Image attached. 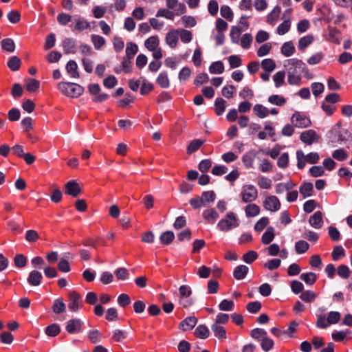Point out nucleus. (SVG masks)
<instances>
[{
  "mask_svg": "<svg viewBox=\"0 0 352 352\" xmlns=\"http://www.w3.org/2000/svg\"><path fill=\"white\" fill-rule=\"evenodd\" d=\"M305 63L297 58L287 59L284 61L283 67L287 73V81L291 85L301 84L302 74L305 71Z\"/></svg>",
  "mask_w": 352,
  "mask_h": 352,
  "instance_id": "nucleus-1",
  "label": "nucleus"
},
{
  "mask_svg": "<svg viewBox=\"0 0 352 352\" xmlns=\"http://www.w3.org/2000/svg\"><path fill=\"white\" fill-rule=\"evenodd\" d=\"M329 138L332 143H343L352 142V134L345 129H342L340 124H337L329 132Z\"/></svg>",
  "mask_w": 352,
  "mask_h": 352,
  "instance_id": "nucleus-2",
  "label": "nucleus"
},
{
  "mask_svg": "<svg viewBox=\"0 0 352 352\" xmlns=\"http://www.w3.org/2000/svg\"><path fill=\"white\" fill-rule=\"evenodd\" d=\"M58 89L63 94L69 98H78L81 96L85 89L81 85L74 82H60Z\"/></svg>",
  "mask_w": 352,
  "mask_h": 352,
  "instance_id": "nucleus-3",
  "label": "nucleus"
},
{
  "mask_svg": "<svg viewBox=\"0 0 352 352\" xmlns=\"http://www.w3.org/2000/svg\"><path fill=\"white\" fill-rule=\"evenodd\" d=\"M239 226V220L236 214L232 212H228L217 223V228L221 232H229Z\"/></svg>",
  "mask_w": 352,
  "mask_h": 352,
  "instance_id": "nucleus-4",
  "label": "nucleus"
},
{
  "mask_svg": "<svg viewBox=\"0 0 352 352\" xmlns=\"http://www.w3.org/2000/svg\"><path fill=\"white\" fill-rule=\"evenodd\" d=\"M241 196L243 202L251 203L256 199L258 190L252 184L245 185L242 188Z\"/></svg>",
  "mask_w": 352,
  "mask_h": 352,
  "instance_id": "nucleus-5",
  "label": "nucleus"
},
{
  "mask_svg": "<svg viewBox=\"0 0 352 352\" xmlns=\"http://www.w3.org/2000/svg\"><path fill=\"white\" fill-rule=\"evenodd\" d=\"M68 309L72 312H77L81 306V296L76 291H72L69 293Z\"/></svg>",
  "mask_w": 352,
  "mask_h": 352,
  "instance_id": "nucleus-6",
  "label": "nucleus"
},
{
  "mask_svg": "<svg viewBox=\"0 0 352 352\" xmlns=\"http://www.w3.org/2000/svg\"><path fill=\"white\" fill-rule=\"evenodd\" d=\"M84 322L80 318H72L69 320L65 326L66 331L69 334L78 333L82 331Z\"/></svg>",
  "mask_w": 352,
  "mask_h": 352,
  "instance_id": "nucleus-7",
  "label": "nucleus"
},
{
  "mask_svg": "<svg viewBox=\"0 0 352 352\" xmlns=\"http://www.w3.org/2000/svg\"><path fill=\"white\" fill-rule=\"evenodd\" d=\"M340 31L333 27H328L327 30L323 34V36L327 41L337 45L340 43Z\"/></svg>",
  "mask_w": 352,
  "mask_h": 352,
  "instance_id": "nucleus-8",
  "label": "nucleus"
},
{
  "mask_svg": "<svg viewBox=\"0 0 352 352\" xmlns=\"http://www.w3.org/2000/svg\"><path fill=\"white\" fill-rule=\"evenodd\" d=\"M292 122L296 127L307 128L311 126V120L306 116L301 115L299 112H295L292 116Z\"/></svg>",
  "mask_w": 352,
  "mask_h": 352,
  "instance_id": "nucleus-9",
  "label": "nucleus"
},
{
  "mask_svg": "<svg viewBox=\"0 0 352 352\" xmlns=\"http://www.w3.org/2000/svg\"><path fill=\"white\" fill-rule=\"evenodd\" d=\"M263 207L267 210L276 212L280 208V203L277 197L270 195L264 200Z\"/></svg>",
  "mask_w": 352,
  "mask_h": 352,
  "instance_id": "nucleus-10",
  "label": "nucleus"
},
{
  "mask_svg": "<svg viewBox=\"0 0 352 352\" xmlns=\"http://www.w3.org/2000/svg\"><path fill=\"white\" fill-rule=\"evenodd\" d=\"M300 139L303 143L311 145L314 142L318 141L319 136L314 130L309 129L300 134Z\"/></svg>",
  "mask_w": 352,
  "mask_h": 352,
  "instance_id": "nucleus-11",
  "label": "nucleus"
},
{
  "mask_svg": "<svg viewBox=\"0 0 352 352\" xmlns=\"http://www.w3.org/2000/svg\"><path fill=\"white\" fill-rule=\"evenodd\" d=\"M198 319L194 316L186 317L179 324V329L184 331L192 330L197 324Z\"/></svg>",
  "mask_w": 352,
  "mask_h": 352,
  "instance_id": "nucleus-12",
  "label": "nucleus"
},
{
  "mask_svg": "<svg viewBox=\"0 0 352 352\" xmlns=\"http://www.w3.org/2000/svg\"><path fill=\"white\" fill-rule=\"evenodd\" d=\"M179 30H171L166 35V43L170 48H175L178 42Z\"/></svg>",
  "mask_w": 352,
  "mask_h": 352,
  "instance_id": "nucleus-13",
  "label": "nucleus"
},
{
  "mask_svg": "<svg viewBox=\"0 0 352 352\" xmlns=\"http://www.w3.org/2000/svg\"><path fill=\"white\" fill-rule=\"evenodd\" d=\"M80 192L78 184L75 180L69 181L65 184V193L72 197H77Z\"/></svg>",
  "mask_w": 352,
  "mask_h": 352,
  "instance_id": "nucleus-14",
  "label": "nucleus"
},
{
  "mask_svg": "<svg viewBox=\"0 0 352 352\" xmlns=\"http://www.w3.org/2000/svg\"><path fill=\"white\" fill-rule=\"evenodd\" d=\"M309 223L315 229H320L323 225L322 213L320 211L316 212L309 217Z\"/></svg>",
  "mask_w": 352,
  "mask_h": 352,
  "instance_id": "nucleus-15",
  "label": "nucleus"
},
{
  "mask_svg": "<svg viewBox=\"0 0 352 352\" xmlns=\"http://www.w3.org/2000/svg\"><path fill=\"white\" fill-rule=\"evenodd\" d=\"M257 152L254 150H251L246 152L242 157V162L247 168L253 167L254 160L256 157Z\"/></svg>",
  "mask_w": 352,
  "mask_h": 352,
  "instance_id": "nucleus-16",
  "label": "nucleus"
},
{
  "mask_svg": "<svg viewBox=\"0 0 352 352\" xmlns=\"http://www.w3.org/2000/svg\"><path fill=\"white\" fill-rule=\"evenodd\" d=\"M202 216L205 221L210 223H214L219 217V213L213 208H209L203 211Z\"/></svg>",
  "mask_w": 352,
  "mask_h": 352,
  "instance_id": "nucleus-17",
  "label": "nucleus"
},
{
  "mask_svg": "<svg viewBox=\"0 0 352 352\" xmlns=\"http://www.w3.org/2000/svg\"><path fill=\"white\" fill-rule=\"evenodd\" d=\"M43 276L41 273L37 270H32L30 272L27 281L32 286H38L41 283Z\"/></svg>",
  "mask_w": 352,
  "mask_h": 352,
  "instance_id": "nucleus-18",
  "label": "nucleus"
},
{
  "mask_svg": "<svg viewBox=\"0 0 352 352\" xmlns=\"http://www.w3.org/2000/svg\"><path fill=\"white\" fill-rule=\"evenodd\" d=\"M63 47L65 54H75L76 52V40L66 38L63 41Z\"/></svg>",
  "mask_w": 352,
  "mask_h": 352,
  "instance_id": "nucleus-19",
  "label": "nucleus"
},
{
  "mask_svg": "<svg viewBox=\"0 0 352 352\" xmlns=\"http://www.w3.org/2000/svg\"><path fill=\"white\" fill-rule=\"evenodd\" d=\"M211 330L214 336L219 340H224L226 338V331L222 325L213 323L211 325Z\"/></svg>",
  "mask_w": 352,
  "mask_h": 352,
  "instance_id": "nucleus-20",
  "label": "nucleus"
},
{
  "mask_svg": "<svg viewBox=\"0 0 352 352\" xmlns=\"http://www.w3.org/2000/svg\"><path fill=\"white\" fill-rule=\"evenodd\" d=\"M281 8L279 6H276L274 9L267 14V22L272 25H274L279 18Z\"/></svg>",
  "mask_w": 352,
  "mask_h": 352,
  "instance_id": "nucleus-21",
  "label": "nucleus"
},
{
  "mask_svg": "<svg viewBox=\"0 0 352 352\" xmlns=\"http://www.w3.org/2000/svg\"><path fill=\"white\" fill-rule=\"evenodd\" d=\"M52 311L56 314H61L66 311V305L62 298H58L54 300Z\"/></svg>",
  "mask_w": 352,
  "mask_h": 352,
  "instance_id": "nucleus-22",
  "label": "nucleus"
},
{
  "mask_svg": "<svg viewBox=\"0 0 352 352\" xmlns=\"http://www.w3.org/2000/svg\"><path fill=\"white\" fill-rule=\"evenodd\" d=\"M248 270L249 269L246 265H238L233 272V276L236 280H243L246 276Z\"/></svg>",
  "mask_w": 352,
  "mask_h": 352,
  "instance_id": "nucleus-23",
  "label": "nucleus"
},
{
  "mask_svg": "<svg viewBox=\"0 0 352 352\" xmlns=\"http://www.w3.org/2000/svg\"><path fill=\"white\" fill-rule=\"evenodd\" d=\"M281 54L285 57L292 56L295 52V47L292 41H287L283 44L280 48Z\"/></svg>",
  "mask_w": 352,
  "mask_h": 352,
  "instance_id": "nucleus-24",
  "label": "nucleus"
},
{
  "mask_svg": "<svg viewBox=\"0 0 352 352\" xmlns=\"http://www.w3.org/2000/svg\"><path fill=\"white\" fill-rule=\"evenodd\" d=\"M245 212L247 217H254L259 214L260 208L255 204H249L245 208Z\"/></svg>",
  "mask_w": 352,
  "mask_h": 352,
  "instance_id": "nucleus-25",
  "label": "nucleus"
},
{
  "mask_svg": "<svg viewBox=\"0 0 352 352\" xmlns=\"http://www.w3.org/2000/svg\"><path fill=\"white\" fill-rule=\"evenodd\" d=\"M61 331L60 327L57 323H52L45 329V333L49 337H55Z\"/></svg>",
  "mask_w": 352,
  "mask_h": 352,
  "instance_id": "nucleus-26",
  "label": "nucleus"
},
{
  "mask_svg": "<svg viewBox=\"0 0 352 352\" xmlns=\"http://www.w3.org/2000/svg\"><path fill=\"white\" fill-rule=\"evenodd\" d=\"M194 333L200 339H206L210 335V331L205 324H199L196 327Z\"/></svg>",
  "mask_w": 352,
  "mask_h": 352,
  "instance_id": "nucleus-27",
  "label": "nucleus"
},
{
  "mask_svg": "<svg viewBox=\"0 0 352 352\" xmlns=\"http://www.w3.org/2000/svg\"><path fill=\"white\" fill-rule=\"evenodd\" d=\"M314 185L311 182H304L299 188L300 193L304 198L311 197L312 195Z\"/></svg>",
  "mask_w": 352,
  "mask_h": 352,
  "instance_id": "nucleus-28",
  "label": "nucleus"
},
{
  "mask_svg": "<svg viewBox=\"0 0 352 352\" xmlns=\"http://www.w3.org/2000/svg\"><path fill=\"white\" fill-rule=\"evenodd\" d=\"M274 239V228L272 226L267 228L263 233L261 241L263 244H270Z\"/></svg>",
  "mask_w": 352,
  "mask_h": 352,
  "instance_id": "nucleus-29",
  "label": "nucleus"
},
{
  "mask_svg": "<svg viewBox=\"0 0 352 352\" xmlns=\"http://www.w3.org/2000/svg\"><path fill=\"white\" fill-rule=\"evenodd\" d=\"M78 65L76 61L73 60H70L67 62L66 65V70L69 74L71 75L72 77L78 78H79V74L77 71Z\"/></svg>",
  "mask_w": 352,
  "mask_h": 352,
  "instance_id": "nucleus-30",
  "label": "nucleus"
},
{
  "mask_svg": "<svg viewBox=\"0 0 352 352\" xmlns=\"http://www.w3.org/2000/svg\"><path fill=\"white\" fill-rule=\"evenodd\" d=\"M253 111L259 118H265L269 114V109L261 104H256L253 107Z\"/></svg>",
  "mask_w": 352,
  "mask_h": 352,
  "instance_id": "nucleus-31",
  "label": "nucleus"
},
{
  "mask_svg": "<svg viewBox=\"0 0 352 352\" xmlns=\"http://www.w3.org/2000/svg\"><path fill=\"white\" fill-rule=\"evenodd\" d=\"M299 297L305 302L310 303L316 300L317 295L312 290H306L303 291Z\"/></svg>",
  "mask_w": 352,
  "mask_h": 352,
  "instance_id": "nucleus-32",
  "label": "nucleus"
},
{
  "mask_svg": "<svg viewBox=\"0 0 352 352\" xmlns=\"http://www.w3.org/2000/svg\"><path fill=\"white\" fill-rule=\"evenodd\" d=\"M160 40L157 36H152L148 38L145 42L144 45L146 48L149 50H154L155 48L159 46Z\"/></svg>",
  "mask_w": 352,
  "mask_h": 352,
  "instance_id": "nucleus-33",
  "label": "nucleus"
},
{
  "mask_svg": "<svg viewBox=\"0 0 352 352\" xmlns=\"http://www.w3.org/2000/svg\"><path fill=\"white\" fill-rule=\"evenodd\" d=\"M138 45L133 43V42H129L126 43V56L129 60H131L134 56L138 53Z\"/></svg>",
  "mask_w": 352,
  "mask_h": 352,
  "instance_id": "nucleus-34",
  "label": "nucleus"
},
{
  "mask_svg": "<svg viewBox=\"0 0 352 352\" xmlns=\"http://www.w3.org/2000/svg\"><path fill=\"white\" fill-rule=\"evenodd\" d=\"M242 32H244L243 30H241L240 28L236 26H232L230 29V39L232 42L234 44L239 43L241 38V35Z\"/></svg>",
  "mask_w": 352,
  "mask_h": 352,
  "instance_id": "nucleus-35",
  "label": "nucleus"
},
{
  "mask_svg": "<svg viewBox=\"0 0 352 352\" xmlns=\"http://www.w3.org/2000/svg\"><path fill=\"white\" fill-rule=\"evenodd\" d=\"M209 72L210 74H222L224 72L223 63L220 60L212 63L209 67Z\"/></svg>",
  "mask_w": 352,
  "mask_h": 352,
  "instance_id": "nucleus-36",
  "label": "nucleus"
},
{
  "mask_svg": "<svg viewBox=\"0 0 352 352\" xmlns=\"http://www.w3.org/2000/svg\"><path fill=\"white\" fill-rule=\"evenodd\" d=\"M300 278L307 285H312L316 283L317 276L316 274L314 272H307L301 274Z\"/></svg>",
  "mask_w": 352,
  "mask_h": 352,
  "instance_id": "nucleus-37",
  "label": "nucleus"
},
{
  "mask_svg": "<svg viewBox=\"0 0 352 352\" xmlns=\"http://www.w3.org/2000/svg\"><path fill=\"white\" fill-rule=\"evenodd\" d=\"M129 338V333L126 331L116 329L113 331L112 339L115 342H121Z\"/></svg>",
  "mask_w": 352,
  "mask_h": 352,
  "instance_id": "nucleus-38",
  "label": "nucleus"
},
{
  "mask_svg": "<svg viewBox=\"0 0 352 352\" xmlns=\"http://www.w3.org/2000/svg\"><path fill=\"white\" fill-rule=\"evenodd\" d=\"M91 41L96 50H100L106 42L102 36L97 34H91Z\"/></svg>",
  "mask_w": 352,
  "mask_h": 352,
  "instance_id": "nucleus-39",
  "label": "nucleus"
},
{
  "mask_svg": "<svg viewBox=\"0 0 352 352\" xmlns=\"http://www.w3.org/2000/svg\"><path fill=\"white\" fill-rule=\"evenodd\" d=\"M285 72L284 71H279L274 74L273 80L275 83V87L279 88L285 84Z\"/></svg>",
  "mask_w": 352,
  "mask_h": 352,
  "instance_id": "nucleus-40",
  "label": "nucleus"
},
{
  "mask_svg": "<svg viewBox=\"0 0 352 352\" xmlns=\"http://www.w3.org/2000/svg\"><path fill=\"white\" fill-rule=\"evenodd\" d=\"M268 102L272 104L281 107L285 104L286 100L282 96L278 94H273L269 96Z\"/></svg>",
  "mask_w": 352,
  "mask_h": 352,
  "instance_id": "nucleus-41",
  "label": "nucleus"
},
{
  "mask_svg": "<svg viewBox=\"0 0 352 352\" xmlns=\"http://www.w3.org/2000/svg\"><path fill=\"white\" fill-rule=\"evenodd\" d=\"M226 102L221 98H217L214 102V108L216 113L218 116H221L226 110Z\"/></svg>",
  "mask_w": 352,
  "mask_h": 352,
  "instance_id": "nucleus-42",
  "label": "nucleus"
},
{
  "mask_svg": "<svg viewBox=\"0 0 352 352\" xmlns=\"http://www.w3.org/2000/svg\"><path fill=\"white\" fill-rule=\"evenodd\" d=\"M1 47L3 50L8 52H14L15 50V44L12 38H4L1 42Z\"/></svg>",
  "mask_w": 352,
  "mask_h": 352,
  "instance_id": "nucleus-43",
  "label": "nucleus"
},
{
  "mask_svg": "<svg viewBox=\"0 0 352 352\" xmlns=\"http://www.w3.org/2000/svg\"><path fill=\"white\" fill-rule=\"evenodd\" d=\"M309 248V244L304 241V240H299L297 242H296L295 244V250L297 254H302L305 253Z\"/></svg>",
  "mask_w": 352,
  "mask_h": 352,
  "instance_id": "nucleus-44",
  "label": "nucleus"
},
{
  "mask_svg": "<svg viewBox=\"0 0 352 352\" xmlns=\"http://www.w3.org/2000/svg\"><path fill=\"white\" fill-rule=\"evenodd\" d=\"M314 41V36L308 34L302 36L298 41V48L300 50L306 49Z\"/></svg>",
  "mask_w": 352,
  "mask_h": 352,
  "instance_id": "nucleus-45",
  "label": "nucleus"
},
{
  "mask_svg": "<svg viewBox=\"0 0 352 352\" xmlns=\"http://www.w3.org/2000/svg\"><path fill=\"white\" fill-rule=\"evenodd\" d=\"M156 81H157V83L162 88H168L170 85L168 74L165 72H161L159 74L158 77L157 78Z\"/></svg>",
  "mask_w": 352,
  "mask_h": 352,
  "instance_id": "nucleus-46",
  "label": "nucleus"
},
{
  "mask_svg": "<svg viewBox=\"0 0 352 352\" xmlns=\"http://www.w3.org/2000/svg\"><path fill=\"white\" fill-rule=\"evenodd\" d=\"M291 28V21L289 19L284 20V21L280 23L276 30V32L279 35H284L287 33Z\"/></svg>",
  "mask_w": 352,
  "mask_h": 352,
  "instance_id": "nucleus-47",
  "label": "nucleus"
},
{
  "mask_svg": "<svg viewBox=\"0 0 352 352\" xmlns=\"http://www.w3.org/2000/svg\"><path fill=\"white\" fill-rule=\"evenodd\" d=\"M261 67L265 72H272L276 68V63L272 58H265L261 61Z\"/></svg>",
  "mask_w": 352,
  "mask_h": 352,
  "instance_id": "nucleus-48",
  "label": "nucleus"
},
{
  "mask_svg": "<svg viewBox=\"0 0 352 352\" xmlns=\"http://www.w3.org/2000/svg\"><path fill=\"white\" fill-rule=\"evenodd\" d=\"M90 27V23L85 19L79 17L76 22L74 29L78 32L87 30Z\"/></svg>",
  "mask_w": 352,
  "mask_h": 352,
  "instance_id": "nucleus-49",
  "label": "nucleus"
},
{
  "mask_svg": "<svg viewBox=\"0 0 352 352\" xmlns=\"http://www.w3.org/2000/svg\"><path fill=\"white\" fill-rule=\"evenodd\" d=\"M203 144L204 141L200 139L192 140L187 147V153L192 154V153L197 151Z\"/></svg>",
  "mask_w": 352,
  "mask_h": 352,
  "instance_id": "nucleus-50",
  "label": "nucleus"
},
{
  "mask_svg": "<svg viewBox=\"0 0 352 352\" xmlns=\"http://www.w3.org/2000/svg\"><path fill=\"white\" fill-rule=\"evenodd\" d=\"M175 239L174 233L172 231H166L163 232L160 237V241L164 245H169Z\"/></svg>",
  "mask_w": 352,
  "mask_h": 352,
  "instance_id": "nucleus-51",
  "label": "nucleus"
},
{
  "mask_svg": "<svg viewBox=\"0 0 352 352\" xmlns=\"http://www.w3.org/2000/svg\"><path fill=\"white\" fill-rule=\"evenodd\" d=\"M250 336L252 338L261 341L266 336H267V333L263 329L255 328L251 331Z\"/></svg>",
  "mask_w": 352,
  "mask_h": 352,
  "instance_id": "nucleus-52",
  "label": "nucleus"
},
{
  "mask_svg": "<svg viewBox=\"0 0 352 352\" xmlns=\"http://www.w3.org/2000/svg\"><path fill=\"white\" fill-rule=\"evenodd\" d=\"M21 60L16 56H12L8 62V67L13 72L18 71L20 69Z\"/></svg>",
  "mask_w": 352,
  "mask_h": 352,
  "instance_id": "nucleus-53",
  "label": "nucleus"
},
{
  "mask_svg": "<svg viewBox=\"0 0 352 352\" xmlns=\"http://www.w3.org/2000/svg\"><path fill=\"white\" fill-rule=\"evenodd\" d=\"M332 157L338 161L342 162L347 159L348 153L343 148H338L333 151Z\"/></svg>",
  "mask_w": 352,
  "mask_h": 352,
  "instance_id": "nucleus-54",
  "label": "nucleus"
},
{
  "mask_svg": "<svg viewBox=\"0 0 352 352\" xmlns=\"http://www.w3.org/2000/svg\"><path fill=\"white\" fill-rule=\"evenodd\" d=\"M220 14L222 17L230 21H232L233 20V12L228 6H222L220 9Z\"/></svg>",
  "mask_w": 352,
  "mask_h": 352,
  "instance_id": "nucleus-55",
  "label": "nucleus"
},
{
  "mask_svg": "<svg viewBox=\"0 0 352 352\" xmlns=\"http://www.w3.org/2000/svg\"><path fill=\"white\" fill-rule=\"evenodd\" d=\"M179 34L182 42L184 43H188L192 39V32L189 30L184 29L179 30Z\"/></svg>",
  "mask_w": 352,
  "mask_h": 352,
  "instance_id": "nucleus-56",
  "label": "nucleus"
},
{
  "mask_svg": "<svg viewBox=\"0 0 352 352\" xmlns=\"http://www.w3.org/2000/svg\"><path fill=\"white\" fill-rule=\"evenodd\" d=\"M312 93L316 98H318L324 90V86L322 82H315L311 85Z\"/></svg>",
  "mask_w": 352,
  "mask_h": 352,
  "instance_id": "nucleus-57",
  "label": "nucleus"
},
{
  "mask_svg": "<svg viewBox=\"0 0 352 352\" xmlns=\"http://www.w3.org/2000/svg\"><path fill=\"white\" fill-rule=\"evenodd\" d=\"M114 274L118 280H126L129 278V274L128 270L124 267H119L116 269Z\"/></svg>",
  "mask_w": 352,
  "mask_h": 352,
  "instance_id": "nucleus-58",
  "label": "nucleus"
},
{
  "mask_svg": "<svg viewBox=\"0 0 352 352\" xmlns=\"http://www.w3.org/2000/svg\"><path fill=\"white\" fill-rule=\"evenodd\" d=\"M274 341L268 338L267 336H266L261 342V349L265 352L270 351L274 347Z\"/></svg>",
  "mask_w": 352,
  "mask_h": 352,
  "instance_id": "nucleus-59",
  "label": "nucleus"
},
{
  "mask_svg": "<svg viewBox=\"0 0 352 352\" xmlns=\"http://www.w3.org/2000/svg\"><path fill=\"white\" fill-rule=\"evenodd\" d=\"M252 36L250 33H245L241 39V46L243 49H249L252 42Z\"/></svg>",
  "mask_w": 352,
  "mask_h": 352,
  "instance_id": "nucleus-60",
  "label": "nucleus"
},
{
  "mask_svg": "<svg viewBox=\"0 0 352 352\" xmlns=\"http://www.w3.org/2000/svg\"><path fill=\"white\" fill-rule=\"evenodd\" d=\"M234 301L224 299L219 305L221 311H230L234 309Z\"/></svg>",
  "mask_w": 352,
  "mask_h": 352,
  "instance_id": "nucleus-61",
  "label": "nucleus"
},
{
  "mask_svg": "<svg viewBox=\"0 0 352 352\" xmlns=\"http://www.w3.org/2000/svg\"><path fill=\"white\" fill-rule=\"evenodd\" d=\"M257 258V252L254 250H250L243 254V261L248 264H250L253 263Z\"/></svg>",
  "mask_w": 352,
  "mask_h": 352,
  "instance_id": "nucleus-62",
  "label": "nucleus"
},
{
  "mask_svg": "<svg viewBox=\"0 0 352 352\" xmlns=\"http://www.w3.org/2000/svg\"><path fill=\"white\" fill-rule=\"evenodd\" d=\"M40 87V82L38 80L33 78H30L26 82V89L28 91L34 92Z\"/></svg>",
  "mask_w": 352,
  "mask_h": 352,
  "instance_id": "nucleus-63",
  "label": "nucleus"
},
{
  "mask_svg": "<svg viewBox=\"0 0 352 352\" xmlns=\"http://www.w3.org/2000/svg\"><path fill=\"white\" fill-rule=\"evenodd\" d=\"M102 334L97 330H91L88 333V338L92 343H98L101 341Z\"/></svg>",
  "mask_w": 352,
  "mask_h": 352,
  "instance_id": "nucleus-64",
  "label": "nucleus"
}]
</instances>
